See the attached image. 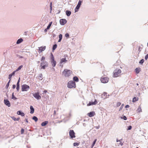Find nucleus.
Wrapping results in <instances>:
<instances>
[{"label": "nucleus", "mask_w": 148, "mask_h": 148, "mask_svg": "<svg viewBox=\"0 0 148 148\" xmlns=\"http://www.w3.org/2000/svg\"><path fill=\"white\" fill-rule=\"evenodd\" d=\"M73 74L72 71L67 69H65L62 72V75L65 77H69Z\"/></svg>", "instance_id": "1"}, {"label": "nucleus", "mask_w": 148, "mask_h": 148, "mask_svg": "<svg viewBox=\"0 0 148 148\" xmlns=\"http://www.w3.org/2000/svg\"><path fill=\"white\" fill-rule=\"evenodd\" d=\"M68 87L70 88H75L76 87L75 83L73 81H70L67 84Z\"/></svg>", "instance_id": "2"}, {"label": "nucleus", "mask_w": 148, "mask_h": 148, "mask_svg": "<svg viewBox=\"0 0 148 148\" xmlns=\"http://www.w3.org/2000/svg\"><path fill=\"white\" fill-rule=\"evenodd\" d=\"M121 72V71L120 69L115 70L113 73V77H115L119 76Z\"/></svg>", "instance_id": "3"}, {"label": "nucleus", "mask_w": 148, "mask_h": 148, "mask_svg": "<svg viewBox=\"0 0 148 148\" xmlns=\"http://www.w3.org/2000/svg\"><path fill=\"white\" fill-rule=\"evenodd\" d=\"M29 86L26 84L23 85L21 86V90L22 91H27L29 89Z\"/></svg>", "instance_id": "4"}, {"label": "nucleus", "mask_w": 148, "mask_h": 148, "mask_svg": "<svg viewBox=\"0 0 148 148\" xmlns=\"http://www.w3.org/2000/svg\"><path fill=\"white\" fill-rule=\"evenodd\" d=\"M48 66V63L45 61H42L41 63L40 66L41 69H45Z\"/></svg>", "instance_id": "5"}, {"label": "nucleus", "mask_w": 148, "mask_h": 148, "mask_svg": "<svg viewBox=\"0 0 148 148\" xmlns=\"http://www.w3.org/2000/svg\"><path fill=\"white\" fill-rule=\"evenodd\" d=\"M50 61L52 66L53 67H55L56 64V62L54 60V58L53 56H51L50 58Z\"/></svg>", "instance_id": "6"}, {"label": "nucleus", "mask_w": 148, "mask_h": 148, "mask_svg": "<svg viewBox=\"0 0 148 148\" xmlns=\"http://www.w3.org/2000/svg\"><path fill=\"white\" fill-rule=\"evenodd\" d=\"M33 96L37 99L39 100L41 99V97L39 95V93L37 92L33 94Z\"/></svg>", "instance_id": "7"}, {"label": "nucleus", "mask_w": 148, "mask_h": 148, "mask_svg": "<svg viewBox=\"0 0 148 148\" xmlns=\"http://www.w3.org/2000/svg\"><path fill=\"white\" fill-rule=\"evenodd\" d=\"M69 135L71 138H75V133L73 130H70L69 132Z\"/></svg>", "instance_id": "8"}, {"label": "nucleus", "mask_w": 148, "mask_h": 148, "mask_svg": "<svg viewBox=\"0 0 148 148\" xmlns=\"http://www.w3.org/2000/svg\"><path fill=\"white\" fill-rule=\"evenodd\" d=\"M142 49V48L140 46L137 45L136 46L135 49L134 48V50L135 51V52L139 53Z\"/></svg>", "instance_id": "9"}, {"label": "nucleus", "mask_w": 148, "mask_h": 148, "mask_svg": "<svg viewBox=\"0 0 148 148\" xmlns=\"http://www.w3.org/2000/svg\"><path fill=\"white\" fill-rule=\"evenodd\" d=\"M108 78L107 77H102L101 78L100 80L101 82L105 83L108 82Z\"/></svg>", "instance_id": "10"}, {"label": "nucleus", "mask_w": 148, "mask_h": 148, "mask_svg": "<svg viewBox=\"0 0 148 148\" xmlns=\"http://www.w3.org/2000/svg\"><path fill=\"white\" fill-rule=\"evenodd\" d=\"M82 0H79V2L78 3V4L77 5L76 8L75 10V12H76L78 11V9H79L80 5H81V3H82V1H81Z\"/></svg>", "instance_id": "11"}, {"label": "nucleus", "mask_w": 148, "mask_h": 148, "mask_svg": "<svg viewBox=\"0 0 148 148\" xmlns=\"http://www.w3.org/2000/svg\"><path fill=\"white\" fill-rule=\"evenodd\" d=\"M97 103L96 99H95L94 101H91L89 102V103L87 104V106H89L91 105H95L97 104Z\"/></svg>", "instance_id": "12"}, {"label": "nucleus", "mask_w": 148, "mask_h": 148, "mask_svg": "<svg viewBox=\"0 0 148 148\" xmlns=\"http://www.w3.org/2000/svg\"><path fill=\"white\" fill-rule=\"evenodd\" d=\"M38 50L39 52H41L44 51L46 49V47L45 46H42L39 47Z\"/></svg>", "instance_id": "13"}, {"label": "nucleus", "mask_w": 148, "mask_h": 148, "mask_svg": "<svg viewBox=\"0 0 148 148\" xmlns=\"http://www.w3.org/2000/svg\"><path fill=\"white\" fill-rule=\"evenodd\" d=\"M67 21L65 19H62L60 20V23L61 25H64L66 23Z\"/></svg>", "instance_id": "14"}, {"label": "nucleus", "mask_w": 148, "mask_h": 148, "mask_svg": "<svg viewBox=\"0 0 148 148\" xmlns=\"http://www.w3.org/2000/svg\"><path fill=\"white\" fill-rule=\"evenodd\" d=\"M95 114L94 112H91L90 113H88V115L90 117H91L95 115Z\"/></svg>", "instance_id": "15"}, {"label": "nucleus", "mask_w": 148, "mask_h": 148, "mask_svg": "<svg viewBox=\"0 0 148 148\" xmlns=\"http://www.w3.org/2000/svg\"><path fill=\"white\" fill-rule=\"evenodd\" d=\"M4 102L5 104L8 107H10V102L7 100H4Z\"/></svg>", "instance_id": "16"}, {"label": "nucleus", "mask_w": 148, "mask_h": 148, "mask_svg": "<svg viewBox=\"0 0 148 148\" xmlns=\"http://www.w3.org/2000/svg\"><path fill=\"white\" fill-rule=\"evenodd\" d=\"M122 139L119 140L118 139H116V142H119V143H118L119 144L118 145H120L121 146H122L123 145L124 142H122Z\"/></svg>", "instance_id": "17"}, {"label": "nucleus", "mask_w": 148, "mask_h": 148, "mask_svg": "<svg viewBox=\"0 0 148 148\" xmlns=\"http://www.w3.org/2000/svg\"><path fill=\"white\" fill-rule=\"evenodd\" d=\"M67 60H66V59L65 58H62L61 60V61L60 62V63L61 64H62L63 63H65L67 62Z\"/></svg>", "instance_id": "18"}, {"label": "nucleus", "mask_w": 148, "mask_h": 148, "mask_svg": "<svg viewBox=\"0 0 148 148\" xmlns=\"http://www.w3.org/2000/svg\"><path fill=\"white\" fill-rule=\"evenodd\" d=\"M17 114L18 115H20L22 116H24L25 115L24 113L22 112L21 111H17Z\"/></svg>", "instance_id": "19"}, {"label": "nucleus", "mask_w": 148, "mask_h": 148, "mask_svg": "<svg viewBox=\"0 0 148 148\" xmlns=\"http://www.w3.org/2000/svg\"><path fill=\"white\" fill-rule=\"evenodd\" d=\"M137 112L138 113H140L141 112H142V110L141 108V106H139L137 110Z\"/></svg>", "instance_id": "20"}, {"label": "nucleus", "mask_w": 148, "mask_h": 148, "mask_svg": "<svg viewBox=\"0 0 148 148\" xmlns=\"http://www.w3.org/2000/svg\"><path fill=\"white\" fill-rule=\"evenodd\" d=\"M48 123V121H45L44 122H43L41 124V125L42 126H44L46 125Z\"/></svg>", "instance_id": "21"}, {"label": "nucleus", "mask_w": 148, "mask_h": 148, "mask_svg": "<svg viewBox=\"0 0 148 148\" xmlns=\"http://www.w3.org/2000/svg\"><path fill=\"white\" fill-rule=\"evenodd\" d=\"M30 109L31 110L30 113L33 114L34 112V109L32 106H31L30 107Z\"/></svg>", "instance_id": "22"}, {"label": "nucleus", "mask_w": 148, "mask_h": 148, "mask_svg": "<svg viewBox=\"0 0 148 148\" xmlns=\"http://www.w3.org/2000/svg\"><path fill=\"white\" fill-rule=\"evenodd\" d=\"M66 13L67 16H69L71 15V12L70 11L67 10L66 12Z\"/></svg>", "instance_id": "23"}, {"label": "nucleus", "mask_w": 148, "mask_h": 148, "mask_svg": "<svg viewBox=\"0 0 148 148\" xmlns=\"http://www.w3.org/2000/svg\"><path fill=\"white\" fill-rule=\"evenodd\" d=\"M107 93L106 92H104L102 95V97L103 98H106L107 97Z\"/></svg>", "instance_id": "24"}, {"label": "nucleus", "mask_w": 148, "mask_h": 148, "mask_svg": "<svg viewBox=\"0 0 148 148\" xmlns=\"http://www.w3.org/2000/svg\"><path fill=\"white\" fill-rule=\"evenodd\" d=\"M23 41V40L22 38H20L19 39H18L17 42L16 43L17 44H19L21 43V42H22Z\"/></svg>", "instance_id": "25"}, {"label": "nucleus", "mask_w": 148, "mask_h": 148, "mask_svg": "<svg viewBox=\"0 0 148 148\" xmlns=\"http://www.w3.org/2000/svg\"><path fill=\"white\" fill-rule=\"evenodd\" d=\"M73 80L74 81H76V82H78L79 81V79L78 77H74L73 78Z\"/></svg>", "instance_id": "26"}, {"label": "nucleus", "mask_w": 148, "mask_h": 148, "mask_svg": "<svg viewBox=\"0 0 148 148\" xmlns=\"http://www.w3.org/2000/svg\"><path fill=\"white\" fill-rule=\"evenodd\" d=\"M140 68H136L135 69V71L137 74H138L139 73L140 71Z\"/></svg>", "instance_id": "27"}, {"label": "nucleus", "mask_w": 148, "mask_h": 148, "mask_svg": "<svg viewBox=\"0 0 148 148\" xmlns=\"http://www.w3.org/2000/svg\"><path fill=\"white\" fill-rule=\"evenodd\" d=\"M138 98L134 97L133 99L132 102H135L136 101H138Z\"/></svg>", "instance_id": "28"}, {"label": "nucleus", "mask_w": 148, "mask_h": 148, "mask_svg": "<svg viewBox=\"0 0 148 148\" xmlns=\"http://www.w3.org/2000/svg\"><path fill=\"white\" fill-rule=\"evenodd\" d=\"M12 118L14 121H18V120H19L20 119V118H19H19H18L16 119V118H15L14 117H12Z\"/></svg>", "instance_id": "29"}, {"label": "nucleus", "mask_w": 148, "mask_h": 148, "mask_svg": "<svg viewBox=\"0 0 148 148\" xmlns=\"http://www.w3.org/2000/svg\"><path fill=\"white\" fill-rule=\"evenodd\" d=\"M32 119L34 120L36 122L38 120L37 118L35 116H33Z\"/></svg>", "instance_id": "30"}, {"label": "nucleus", "mask_w": 148, "mask_h": 148, "mask_svg": "<svg viewBox=\"0 0 148 148\" xmlns=\"http://www.w3.org/2000/svg\"><path fill=\"white\" fill-rule=\"evenodd\" d=\"M23 67L22 65L20 66L19 67H18L16 70V71H18L20 70Z\"/></svg>", "instance_id": "31"}, {"label": "nucleus", "mask_w": 148, "mask_h": 148, "mask_svg": "<svg viewBox=\"0 0 148 148\" xmlns=\"http://www.w3.org/2000/svg\"><path fill=\"white\" fill-rule=\"evenodd\" d=\"M52 23V22H51L48 25V26H47V29H48L49 28L51 27V26Z\"/></svg>", "instance_id": "32"}, {"label": "nucleus", "mask_w": 148, "mask_h": 148, "mask_svg": "<svg viewBox=\"0 0 148 148\" xmlns=\"http://www.w3.org/2000/svg\"><path fill=\"white\" fill-rule=\"evenodd\" d=\"M79 145V143H75L73 144L74 146H78Z\"/></svg>", "instance_id": "33"}, {"label": "nucleus", "mask_w": 148, "mask_h": 148, "mask_svg": "<svg viewBox=\"0 0 148 148\" xmlns=\"http://www.w3.org/2000/svg\"><path fill=\"white\" fill-rule=\"evenodd\" d=\"M12 99H17V98H16L14 95V93H13L12 95Z\"/></svg>", "instance_id": "34"}, {"label": "nucleus", "mask_w": 148, "mask_h": 148, "mask_svg": "<svg viewBox=\"0 0 148 148\" xmlns=\"http://www.w3.org/2000/svg\"><path fill=\"white\" fill-rule=\"evenodd\" d=\"M57 45L56 44L54 45L53 47V50H55L57 47Z\"/></svg>", "instance_id": "35"}, {"label": "nucleus", "mask_w": 148, "mask_h": 148, "mask_svg": "<svg viewBox=\"0 0 148 148\" xmlns=\"http://www.w3.org/2000/svg\"><path fill=\"white\" fill-rule=\"evenodd\" d=\"M97 140V139H96L93 142V144L92 145V148L93 146H94V145L95 144V142H96Z\"/></svg>", "instance_id": "36"}, {"label": "nucleus", "mask_w": 148, "mask_h": 148, "mask_svg": "<svg viewBox=\"0 0 148 148\" xmlns=\"http://www.w3.org/2000/svg\"><path fill=\"white\" fill-rule=\"evenodd\" d=\"M144 61V60L143 59H142L140 61L139 63L140 64H142L143 63Z\"/></svg>", "instance_id": "37"}, {"label": "nucleus", "mask_w": 148, "mask_h": 148, "mask_svg": "<svg viewBox=\"0 0 148 148\" xmlns=\"http://www.w3.org/2000/svg\"><path fill=\"white\" fill-rule=\"evenodd\" d=\"M24 132V130L22 128L21 130V134H23Z\"/></svg>", "instance_id": "38"}, {"label": "nucleus", "mask_w": 148, "mask_h": 148, "mask_svg": "<svg viewBox=\"0 0 148 148\" xmlns=\"http://www.w3.org/2000/svg\"><path fill=\"white\" fill-rule=\"evenodd\" d=\"M12 75L11 74H10L9 75L8 78L10 79L9 81H10V80H11V77H12Z\"/></svg>", "instance_id": "39"}, {"label": "nucleus", "mask_w": 148, "mask_h": 148, "mask_svg": "<svg viewBox=\"0 0 148 148\" xmlns=\"http://www.w3.org/2000/svg\"><path fill=\"white\" fill-rule=\"evenodd\" d=\"M10 81H9V82H8V83L7 84V85H6V87H7V88H8L9 87V84H10Z\"/></svg>", "instance_id": "40"}, {"label": "nucleus", "mask_w": 148, "mask_h": 148, "mask_svg": "<svg viewBox=\"0 0 148 148\" xmlns=\"http://www.w3.org/2000/svg\"><path fill=\"white\" fill-rule=\"evenodd\" d=\"M121 105V103L120 102H118L117 103L116 105L117 107Z\"/></svg>", "instance_id": "41"}, {"label": "nucleus", "mask_w": 148, "mask_h": 148, "mask_svg": "<svg viewBox=\"0 0 148 148\" xmlns=\"http://www.w3.org/2000/svg\"><path fill=\"white\" fill-rule=\"evenodd\" d=\"M65 36L67 38L69 37V34L66 33L65 34Z\"/></svg>", "instance_id": "42"}, {"label": "nucleus", "mask_w": 148, "mask_h": 148, "mask_svg": "<svg viewBox=\"0 0 148 148\" xmlns=\"http://www.w3.org/2000/svg\"><path fill=\"white\" fill-rule=\"evenodd\" d=\"M132 127L131 126H129L128 127V128L127 130H131L132 129Z\"/></svg>", "instance_id": "43"}, {"label": "nucleus", "mask_w": 148, "mask_h": 148, "mask_svg": "<svg viewBox=\"0 0 148 148\" xmlns=\"http://www.w3.org/2000/svg\"><path fill=\"white\" fill-rule=\"evenodd\" d=\"M59 39H62V35L61 34H60L59 35Z\"/></svg>", "instance_id": "44"}, {"label": "nucleus", "mask_w": 148, "mask_h": 148, "mask_svg": "<svg viewBox=\"0 0 148 148\" xmlns=\"http://www.w3.org/2000/svg\"><path fill=\"white\" fill-rule=\"evenodd\" d=\"M16 71H14L12 73H11V74H10L12 75H14L15 73L16 72Z\"/></svg>", "instance_id": "45"}, {"label": "nucleus", "mask_w": 148, "mask_h": 148, "mask_svg": "<svg viewBox=\"0 0 148 148\" xmlns=\"http://www.w3.org/2000/svg\"><path fill=\"white\" fill-rule=\"evenodd\" d=\"M123 119L124 120H126L127 119V117L125 116H124L123 117Z\"/></svg>", "instance_id": "46"}, {"label": "nucleus", "mask_w": 148, "mask_h": 148, "mask_svg": "<svg viewBox=\"0 0 148 148\" xmlns=\"http://www.w3.org/2000/svg\"><path fill=\"white\" fill-rule=\"evenodd\" d=\"M45 58L44 57H42V58H41V61H44V60H45Z\"/></svg>", "instance_id": "47"}, {"label": "nucleus", "mask_w": 148, "mask_h": 148, "mask_svg": "<svg viewBox=\"0 0 148 148\" xmlns=\"http://www.w3.org/2000/svg\"><path fill=\"white\" fill-rule=\"evenodd\" d=\"M20 88V86H16V89L17 91L19 90Z\"/></svg>", "instance_id": "48"}, {"label": "nucleus", "mask_w": 148, "mask_h": 148, "mask_svg": "<svg viewBox=\"0 0 148 148\" xmlns=\"http://www.w3.org/2000/svg\"><path fill=\"white\" fill-rule=\"evenodd\" d=\"M129 107H130V106L128 105H126L125 106V108H129Z\"/></svg>", "instance_id": "49"}, {"label": "nucleus", "mask_w": 148, "mask_h": 148, "mask_svg": "<svg viewBox=\"0 0 148 148\" xmlns=\"http://www.w3.org/2000/svg\"><path fill=\"white\" fill-rule=\"evenodd\" d=\"M16 88V85H13L12 86V88L13 89H14Z\"/></svg>", "instance_id": "50"}, {"label": "nucleus", "mask_w": 148, "mask_h": 148, "mask_svg": "<svg viewBox=\"0 0 148 148\" xmlns=\"http://www.w3.org/2000/svg\"><path fill=\"white\" fill-rule=\"evenodd\" d=\"M16 86H20V85L19 82H17L16 84Z\"/></svg>", "instance_id": "51"}, {"label": "nucleus", "mask_w": 148, "mask_h": 148, "mask_svg": "<svg viewBox=\"0 0 148 148\" xmlns=\"http://www.w3.org/2000/svg\"><path fill=\"white\" fill-rule=\"evenodd\" d=\"M52 2H51L50 3V7H52Z\"/></svg>", "instance_id": "52"}, {"label": "nucleus", "mask_w": 148, "mask_h": 148, "mask_svg": "<svg viewBox=\"0 0 148 148\" xmlns=\"http://www.w3.org/2000/svg\"><path fill=\"white\" fill-rule=\"evenodd\" d=\"M148 58V56H145V59L146 60H147V59Z\"/></svg>", "instance_id": "53"}, {"label": "nucleus", "mask_w": 148, "mask_h": 148, "mask_svg": "<svg viewBox=\"0 0 148 148\" xmlns=\"http://www.w3.org/2000/svg\"><path fill=\"white\" fill-rule=\"evenodd\" d=\"M43 92H44V93H46V92H47V90H44V91H43Z\"/></svg>", "instance_id": "54"}, {"label": "nucleus", "mask_w": 148, "mask_h": 148, "mask_svg": "<svg viewBox=\"0 0 148 148\" xmlns=\"http://www.w3.org/2000/svg\"><path fill=\"white\" fill-rule=\"evenodd\" d=\"M20 81V78H19V79H18V82H19V83Z\"/></svg>", "instance_id": "55"}, {"label": "nucleus", "mask_w": 148, "mask_h": 148, "mask_svg": "<svg viewBox=\"0 0 148 148\" xmlns=\"http://www.w3.org/2000/svg\"><path fill=\"white\" fill-rule=\"evenodd\" d=\"M61 40H62L61 39H59V40H58V41L59 42H60V41H61Z\"/></svg>", "instance_id": "56"}, {"label": "nucleus", "mask_w": 148, "mask_h": 148, "mask_svg": "<svg viewBox=\"0 0 148 148\" xmlns=\"http://www.w3.org/2000/svg\"><path fill=\"white\" fill-rule=\"evenodd\" d=\"M50 9L51 10H52V7H50Z\"/></svg>", "instance_id": "57"}, {"label": "nucleus", "mask_w": 148, "mask_h": 148, "mask_svg": "<svg viewBox=\"0 0 148 148\" xmlns=\"http://www.w3.org/2000/svg\"><path fill=\"white\" fill-rule=\"evenodd\" d=\"M25 120H26V122L27 123V122H28V120H27V119H25Z\"/></svg>", "instance_id": "58"}, {"label": "nucleus", "mask_w": 148, "mask_h": 148, "mask_svg": "<svg viewBox=\"0 0 148 148\" xmlns=\"http://www.w3.org/2000/svg\"><path fill=\"white\" fill-rule=\"evenodd\" d=\"M122 107H121L120 109V110L122 109Z\"/></svg>", "instance_id": "59"}, {"label": "nucleus", "mask_w": 148, "mask_h": 148, "mask_svg": "<svg viewBox=\"0 0 148 148\" xmlns=\"http://www.w3.org/2000/svg\"><path fill=\"white\" fill-rule=\"evenodd\" d=\"M136 84V85L137 86H138V83H137Z\"/></svg>", "instance_id": "60"}, {"label": "nucleus", "mask_w": 148, "mask_h": 148, "mask_svg": "<svg viewBox=\"0 0 148 148\" xmlns=\"http://www.w3.org/2000/svg\"><path fill=\"white\" fill-rule=\"evenodd\" d=\"M45 31H47V29H45Z\"/></svg>", "instance_id": "61"}, {"label": "nucleus", "mask_w": 148, "mask_h": 148, "mask_svg": "<svg viewBox=\"0 0 148 148\" xmlns=\"http://www.w3.org/2000/svg\"><path fill=\"white\" fill-rule=\"evenodd\" d=\"M122 48V47L120 48V50L121 49V48Z\"/></svg>", "instance_id": "62"}, {"label": "nucleus", "mask_w": 148, "mask_h": 148, "mask_svg": "<svg viewBox=\"0 0 148 148\" xmlns=\"http://www.w3.org/2000/svg\"><path fill=\"white\" fill-rule=\"evenodd\" d=\"M146 56H148V54H147Z\"/></svg>", "instance_id": "63"}, {"label": "nucleus", "mask_w": 148, "mask_h": 148, "mask_svg": "<svg viewBox=\"0 0 148 148\" xmlns=\"http://www.w3.org/2000/svg\"><path fill=\"white\" fill-rule=\"evenodd\" d=\"M147 46H148V43H147Z\"/></svg>", "instance_id": "64"}]
</instances>
